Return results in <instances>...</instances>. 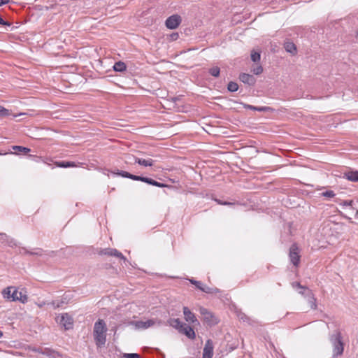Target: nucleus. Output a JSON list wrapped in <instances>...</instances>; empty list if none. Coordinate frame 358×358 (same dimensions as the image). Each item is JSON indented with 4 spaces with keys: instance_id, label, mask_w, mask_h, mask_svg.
<instances>
[{
    "instance_id": "nucleus-1",
    "label": "nucleus",
    "mask_w": 358,
    "mask_h": 358,
    "mask_svg": "<svg viewBox=\"0 0 358 358\" xmlns=\"http://www.w3.org/2000/svg\"><path fill=\"white\" fill-rule=\"evenodd\" d=\"M111 173L113 174L120 176L121 177H123V178H129L131 180H136V181H141V182H143L148 185L158 187H169V188L173 187L171 185H166L164 183L159 182L158 181H156V180L150 178L145 177L143 176L134 175V174L130 173H129L127 171H120V170L117 169L115 171H111Z\"/></svg>"
},
{
    "instance_id": "nucleus-2",
    "label": "nucleus",
    "mask_w": 358,
    "mask_h": 358,
    "mask_svg": "<svg viewBox=\"0 0 358 358\" xmlns=\"http://www.w3.org/2000/svg\"><path fill=\"white\" fill-rule=\"evenodd\" d=\"M107 327L105 322L99 319L94 325L93 336L96 345L99 348L103 347L106 341Z\"/></svg>"
},
{
    "instance_id": "nucleus-3",
    "label": "nucleus",
    "mask_w": 358,
    "mask_h": 358,
    "mask_svg": "<svg viewBox=\"0 0 358 358\" xmlns=\"http://www.w3.org/2000/svg\"><path fill=\"white\" fill-rule=\"evenodd\" d=\"M329 340L333 345V357L341 356L343 353L344 343L342 341L341 333L339 330H336L330 335Z\"/></svg>"
},
{
    "instance_id": "nucleus-4",
    "label": "nucleus",
    "mask_w": 358,
    "mask_h": 358,
    "mask_svg": "<svg viewBox=\"0 0 358 358\" xmlns=\"http://www.w3.org/2000/svg\"><path fill=\"white\" fill-rule=\"evenodd\" d=\"M199 313L202 315L203 322L210 327L217 324L220 322L219 319L206 308L200 307Z\"/></svg>"
},
{
    "instance_id": "nucleus-5",
    "label": "nucleus",
    "mask_w": 358,
    "mask_h": 358,
    "mask_svg": "<svg viewBox=\"0 0 358 358\" xmlns=\"http://www.w3.org/2000/svg\"><path fill=\"white\" fill-rule=\"evenodd\" d=\"M56 321L60 325L64 327L65 330L72 329L73 327V319L69 313H63L57 316Z\"/></svg>"
},
{
    "instance_id": "nucleus-6",
    "label": "nucleus",
    "mask_w": 358,
    "mask_h": 358,
    "mask_svg": "<svg viewBox=\"0 0 358 358\" xmlns=\"http://www.w3.org/2000/svg\"><path fill=\"white\" fill-rule=\"evenodd\" d=\"M289 257L292 264L294 266L298 267L300 263L301 256L299 255V248L296 243H293L291 245L289 252Z\"/></svg>"
},
{
    "instance_id": "nucleus-7",
    "label": "nucleus",
    "mask_w": 358,
    "mask_h": 358,
    "mask_svg": "<svg viewBox=\"0 0 358 358\" xmlns=\"http://www.w3.org/2000/svg\"><path fill=\"white\" fill-rule=\"evenodd\" d=\"M181 22V16L178 14H173L166 20L165 25L169 29H175L180 24Z\"/></svg>"
},
{
    "instance_id": "nucleus-8",
    "label": "nucleus",
    "mask_w": 358,
    "mask_h": 358,
    "mask_svg": "<svg viewBox=\"0 0 358 358\" xmlns=\"http://www.w3.org/2000/svg\"><path fill=\"white\" fill-rule=\"evenodd\" d=\"M99 255H107L118 257L123 259L124 262L127 261V258L117 249L115 248H105L101 249L97 252Z\"/></svg>"
},
{
    "instance_id": "nucleus-9",
    "label": "nucleus",
    "mask_w": 358,
    "mask_h": 358,
    "mask_svg": "<svg viewBox=\"0 0 358 358\" xmlns=\"http://www.w3.org/2000/svg\"><path fill=\"white\" fill-rule=\"evenodd\" d=\"M183 314L185 321L192 324L193 325L199 324V322L196 319L195 315L186 306L183 307Z\"/></svg>"
},
{
    "instance_id": "nucleus-10",
    "label": "nucleus",
    "mask_w": 358,
    "mask_h": 358,
    "mask_svg": "<svg viewBox=\"0 0 358 358\" xmlns=\"http://www.w3.org/2000/svg\"><path fill=\"white\" fill-rule=\"evenodd\" d=\"M179 333L185 335L188 338L194 340L196 338V334L192 327L186 323H183L182 327L179 330Z\"/></svg>"
},
{
    "instance_id": "nucleus-11",
    "label": "nucleus",
    "mask_w": 358,
    "mask_h": 358,
    "mask_svg": "<svg viewBox=\"0 0 358 358\" xmlns=\"http://www.w3.org/2000/svg\"><path fill=\"white\" fill-rule=\"evenodd\" d=\"M213 355V343L212 340L208 339L203 350V358H212Z\"/></svg>"
},
{
    "instance_id": "nucleus-12",
    "label": "nucleus",
    "mask_w": 358,
    "mask_h": 358,
    "mask_svg": "<svg viewBox=\"0 0 358 358\" xmlns=\"http://www.w3.org/2000/svg\"><path fill=\"white\" fill-rule=\"evenodd\" d=\"M238 78L244 84H247L249 86H253L256 83V78L249 73H241L239 74Z\"/></svg>"
},
{
    "instance_id": "nucleus-13",
    "label": "nucleus",
    "mask_w": 358,
    "mask_h": 358,
    "mask_svg": "<svg viewBox=\"0 0 358 358\" xmlns=\"http://www.w3.org/2000/svg\"><path fill=\"white\" fill-rule=\"evenodd\" d=\"M36 251L33 252V251L29 250L27 248H26L24 247H20V248H19L17 253L21 255H34V256H42L43 255V249L36 248Z\"/></svg>"
},
{
    "instance_id": "nucleus-14",
    "label": "nucleus",
    "mask_w": 358,
    "mask_h": 358,
    "mask_svg": "<svg viewBox=\"0 0 358 358\" xmlns=\"http://www.w3.org/2000/svg\"><path fill=\"white\" fill-rule=\"evenodd\" d=\"M28 297L26 294H22V292H18L17 289L13 290V301H20L22 303L27 302Z\"/></svg>"
},
{
    "instance_id": "nucleus-15",
    "label": "nucleus",
    "mask_w": 358,
    "mask_h": 358,
    "mask_svg": "<svg viewBox=\"0 0 358 358\" xmlns=\"http://www.w3.org/2000/svg\"><path fill=\"white\" fill-rule=\"evenodd\" d=\"M241 104L243 105V106L245 109H249V110L259 111V112H267V111L273 110V108H271V107H268V106L258 107V106H255L250 105L248 103H241Z\"/></svg>"
},
{
    "instance_id": "nucleus-16",
    "label": "nucleus",
    "mask_w": 358,
    "mask_h": 358,
    "mask_svg": "<svg viewBox=\"0 0 358 358\" xmlns=\"http://www.w3.org/2000/svg\"><path fill=\"white\" fill-rule=\"evenodd\" d=\"M343 178L350 181L358 182V171L350 170L343 173Z\"/></svg>"
},
{
    "instance_id": "nucleus-17",
    "label": "nucleus",
    "mask_w": 358,
    "mask_h": 358,
    "mask_svg": "<svg viewBox=\"0 0 358 358\" xmlns=\"http://www.w3.org/2000/svg\"><path fill=\"white\" fill-rule=\"evenodd\" d=\"M341 205L349 207L350 210H352V213H355L356 215H358V201H357L356 203H354L352 200H345L341 203Z\"/></svg>"
},
{
    "instance_id": "nucleus-18",
    "label": "nucleus",
    "mask_w": 358,
    "mask_h": 358,
    "mask_svg": "<svg viewBox=\"0 0 358 358\" xmlns=\"http://www.w3.org/2000/svg\"><path fill=\"white\" fill-rule=\"evenodd\" d=\"M308 303L311 309L315 310L317 307V299L315 297L311 289H308L306 293Z\"/></svg>"
},
{
    "instance_id": "nucleus-19",
    "label": "nucleus",
    "mask_w": 358,
    "mask_h": 358,
    "mask_svg": "<svg viewBox=\"0 0 358 358\" xmlns=\"http://www.w3.org/2000/svg\"><path fill=\"white\" fill-rule=\"evenodd\" d=\"M284 48L285 50L290 53L292 55H295L297 53V49L296 45L289 41H287L284 43Z\"/></svg>"
},
{
    "instance_id": "nucleus-20",
    "label": "nucleus",
    "mask_w": 358,
    "mask_h": 358,
    "mask_svg": "<svg viewBox=\"0 0 358 358\" xmlns=\"http://www.w3.org/2000/svg\"><path fill=\"white\" fill-rule=\"evenodd\" d=\"M135 163L143 166H152L154 165L155 161L152 159H145L135 157Z\"/></svg>"
},
{
    "instance_id": "nucleus-21",
    "label": "nucleus",
    "mask_w": 358,
    "mask_h": 358,
    "mask_svg": "<svg viewBox=\"0 0 358 358\" xmlns=\"http://www.w3.org/2000/svg\"><path fill=\"white\" fill-rule=\"evenodd\" d=\"M167 323L172 327L177 329L178 331L182 327V325L183 324L182 322L178 318H170Z\"/></svg>"
},
{
    "instance_id": "nucleus-22",
    "label": "nucleus",
    "mask_w": 358,
    "mask_h": 358,
    "mask_svg": "<svg viewBox=\"0 0 358 358\" xmlns=\"http://www.w3.org/2000/svg\"><path fill=\"white\" fill-rule=\"evenodd\" d=\"M155 321L153 320H148L147 321H137L136 322V326L138 328L147 329L154 325Z\"/></svg>"
},
{
    "instance_id": "nucleus-23",
    "label": "nucleus",
    "mask_w": 358,
    "mask_h": 358,
    "mask_svg": "<svg viewBox=\"0 0 358 358\" xmlns=\"http://www.w3.org/2000/svg\"><path fill=\"white\" fill-rule=\"evenodd\" d=\"M55 164L57 167H60V168H69V167L76 166L75 162H68V161L55 162Z\"/></svg>"
},
{
    "instance_id": "nucleus-24",
    "label": "nucleus",
    "mask_w": 358,
    "mask_h": 358,
    "mask_svg": "<svg viewBox=\"0 0 358 358\" xmlns=\"http://www.w3.org/2000/svg\"><path fill=\"white\" fill-rule=\"evenodd\" d=\"M16 289L14 287H8L2 291V294L5 299H10L13 301V290Z\"/></svg>"
},
{
    "instance_id": "nucleus-25",
    "label": "nucleus",
    "mask_w": 358,
    "mask_h": 358,
    "mask_svg": "<svg viewBox=\"0 0 358 358\" xmlns=\"http://www.w3.org/2000/svg\"><path fill=\"white\" fill-rule=\"evenodd\" d=\"M127 66L124 62L119 61L115 62L113 66V70L116 72H123L126 71Z\"/></svg>"
},
{
    "instance_id": "nucleus-26",
    "label": "nucleus",
    "mask_w": 358,
    "mask_h": 358,
    "mask_svg": "<svg viewBox=\"0 0 358 358\" xmlns=\"http://www.w3.org/2000/svg\"><path fill=\"white\" fill-rule=\"evenodd\" d=\"M201 291L207 294H216L220 292V289L216 287H210L203 284Z\"/></svg>"
},
{
    "instance_id": "nucleus-27",
    "label": "nucleus",
    "mask_w": 358,
    "mask_h": 358,
    "mask_svg": "<svg viewBox=\"0 0 358 358\" xmlns=\"http://www.w3.org/2000/svg\"><path fill=\"white\" fill-rule=\"evenodd\" d=\"M13 150L15 152H22L23 154H27L31 151V150L29 148L20 146V145H13Z\"/></svg>"
},
{
    "instance_id": "nucleus-28",
    "label": "nucleus",
    "mask_w": 358,
    "mask_h": 358,
    "mask_svg": "<svg viewBox=\"0 0 358 358\" xmlns=\"http://www.w3.org/2000/svg\"><path fill=\"white\" fill-rule=\"evenodd\" d=\"M238 317L240 320L248 322L249 324H252V322H254L247 315H245L244 313L240 312L238 313Z\"/></svg>"
},
{
    "instance_id": "nucleus-29",
    "label": "nucleus",
    "mask_w": 358,
    "mask_h": 358,
    "mask_svg": "<svg viewBox=\"0 0 358 358\" xmlns=\"http://www.w3.org/2000/svg\"><path fill=\"white\" fill-rule=\"evenodd\" d=\"M227 90L231 92H235L238 90V85L234 81H230L227 85Z\"/></svg>"
},
{
    "instance_id": "nucleus-30",
    "label": "nucleus",
    "mask_w": 358,
    "mask_h": 358,
    "mask_svg": "<svg viewBox=\"0 0 358 358\" xmlns=\"http://www.w3.org/2000/svg\"><path fill=\"white\" fill-rule=\"evenodd\" d=\"M208 73L213 77H218L220 73V69L218 66H213L210 68L208 70Z\"/></svg>"
},
{
    "instance_id": "nucleus-31",
    "label": "nucleus",
    "mask_w": 358,
    "mask_h": 358,
    "mask_svg": "<svg viewBox=\"0 0 358 358\" xmlns=\"http://www.w3.org/2000/svg\"><path fill=\"white\" fill-rule=\"evenodd\" d=\"M291 285L294 289H304L306 292L308 289H310L308 287L301 285L299 282H293L291 283Z\"/></svg>"
},
{
    "instance_id": "nucleus-32",
    "label": "nucleus",
    "mask_w": 358,
    "mask_h": 358,
    "mask_svg": "<svg viewBox=\"0 0 358 358\" xmlns=\"http://www.w3.org/2000/svg\"><path fill=\"white\" fill-rule=\"evenodd\" d=\"M260 58H261V55L259 52H255V51H252V53H251V60L253 62H259L260 60Z\"/></svg>"
},
{
    "instance_id": "nucleus-33",
    "label": "nucleus",
    "mask_w": 358,
    "mask_h": 358,
    "mask_svg": "<svg viewBox=\"0 0 358 358\" xmlns=\"http://www.w3.org/2000/svg\"><path fill=\"white\" fill-rule=\"evenodd\" d=\"M189 281L191 284L195 285L198 289H201L203 283H202L201 281L196 280L194 278L189 279Z\"/></svg>"
},
{
    "instance_id": "nucleus-34",
    "label": "nucleus",
    "mask_w": 358,
    "mask_h": 358,
    "mask_svg": "<svg viewBox=\"0 0 358 358\" xmlns=\"http://www.w3.org/2000/svg\"><path fill=\"white\" fill-rule=\"evenodd\" d=\"M6 245H7L8 246L11 247V248L17 246V243L16 241L10 236H8V238L6 243Z\"/></svg>"
},
{
    "instance_id": "nucleus-35",
    "label": "nucleus",
    "mask_w": 358,
    "mask_h": 358,
    "mask_svg": "<svg viewBox=\"0 0 358 358\" xmlns=\"http://www.w3.org/2000/svg\"><path fill=\"white\" fill-rule=\"evenodd\" d=\"M10 113L9 110L0 106V116L1 117H7V116L10 115Z\"/></svg>"
},
{
    "instance_id": "nucleus-36",
    "label": "nucleus",
    "mask_w": 358,
    "mask_h": 358,
    "mask_svg": "<svg viewBox=\"0 0 358 358\" xmlns=\"http://www.w3.org/2000/svg\"><path fill=\"white\" fill-rule=\"evenodd\" d=\"M321 195L323 196H325V197L332 198L336 194L334 192V191H332V190H327L325 192H322Z\"/></svg>"
},
{
    "instance_id": "nucleus-37",
    "label": "nucleus",
    "mask_w": 358,
    "mask_h": 358,
    "mask_svg": "<svg viewBox=\"0 0 358 358\" xmlns=\"http://www.w3.org/2000/svg\"><path fill=\"white\" fill-rule=\"evenodd\" d=\"M252 71L255 75H259L263 72V67L261 65H259L254 68Z\"/></svg>"
},
{
    "instance_id": "nucleus-38",
    "label": "nucleus",
    "mask_w": 358,
    "mask_h": 358,
    "mask_svg": "<svg viewBox=\"0 0 358 358\" xmlns=\"http://www.w3.org/2000/svg\"><path fill=\"white\" fill-rule=\"evenodd\" d=\"M124 358H141V356L137 353H124L123 355Z\"/></svg>"
},
{
    "instance_id": "nucleus-39",
    "label": "nucleus",
    "mask_w": 358,
    "mask_h": 358,
    "mask_svg": "<svg viewBox=\"0 0 358 358\" xmlns=\"http://www.w3.org/2000/svg\"><path fill=\"white\" fill-rule=\"evenodd\" d=\"M8 236L5 233H0V243L3 244H6V241H8Z\"/></svg>"
},
{
    "instance_id": "nucleus-40",
    "label": "nucleus",
    "mask_w": 358,
    "mask_h": 358,
    "mask_svg": "<svg viewBox=\"0 0 358 358\" xmlns=\"http://www.w3.org/2000/svg\"><path fill=\"white\" fill-rule=\"evenodd\" d=\"M178 38H179V34L177 32H173L169 36V41H176Z\"/></svg>"
},
{
    "instance_id": "nucleus-41",
    "label": "nucleus",
    "mask_w": 358,
    "mask_h": 358,
    "mask_svg": "<svg viewBox=\"0 0 358 358\" xmlns=\"http://www.w3.org/2000/svg\"><path fill=\"white\" fill-rule=\"evenodd\" d=\"M215 201L218 203V204H221V205H225V206H232L234 205V203H231V202H228V201H224V202H222L221 200L220 199H215Z\"/></svg>"
},
{
    "instance_id": "nucleus-42",
    "label": "nucleus",
    "mask_w": 358,
    "mask_h": 358,
    "mask_svg": "<svg viewBox=\"0 0 358 358\" xmlns=\"http://www.w3.org/2000/svg\"><path fill=\"white\" fill-rule=\"evenodd\" d=\"M62 302H61L62 303ZM50 304L53 306L54 308H59L60 306V303L57 301H52Z\"/></svg>"
},
{
    "instance_id": "nucleus-43",
    "label": "nucleus",
    "mask_w": 358,
    "mask_h": 358,
    "mask_svg": "<svg viewBox=\"0 0 358 358\" xmlns=\"http://www.w3.org/2000/svg\"><path fill=\"white\" fill-rule=\"evenodd\" d=\"M299 294H300L301 295L303 296L304 297H306L307 298V296H306V291H305L304 289H300L299 291Z\"/></svg>"
},
{
    "instance_id": "nucleus-44",
    "label": "nucleus",
    "mask_w": 358,
    "mask_h": 358,
    "mask_svg": "<svg viewBox=\"0 0 358 358\" xmlns=\"http://www.w3.org/2000/svg\"><path fill=\"white\" fill-rule=\"evenodd\" d=\"M9 2V0H0V6H3Z\"/></svg>"
},
{
    "instance_id": "nucleus-45",
    "label": "nucleus",
    "mask_w": 358,
    "mask_h": 358,
    "mask_svg": "<svg viewBox=\"0 0 358 358\" xmlns=\"http://www.w3.org/2000/svg\"><path fill=\"white\" fill-rule=\"evenodd\" d=\"M356 38H358V30L356 31V35H355Z\"/></svg>"
},
{
    "instance_id": "nucleus-46",
    "label": "nucleus",
    "mask_w": 358,
    "mask_h": 358,
    "mask_svg": "<svg viewBox=\"0 0 358 358\" xmlns=\"http://www.w3.org/2000/svg\"><path fill=\"white\" fill-rule=\"evenodd\" d=\"M3 336V332L1 331H0V338H1Z\"/></svg>"
},
{
    "instance_id": "nucleus-47",
    "label": "nucleus",
    "mask_w": 358,
    "mask_h": 358,
    "mask_svg": "<svg viewBox=\"0 0 358 358\" xmlns=\"http://www.w3.org/2000/svg\"><path fill=\"white\" fill-rule=\"evenodd\" d=\"M6 153H1L0 152V155H5Z\"/></svg>"
},
{
    "instance_id": "nucleus-48",
    "label": "nucleus",
    "mask_w": 358,
    "mask_h": 358,
    "mask_svg": "<svg viewBox=\"0 0 358 358\" xmlns=\"http://www.w3.org/2000/svg\"><path fill=\"white\" fill-rule=\"evenodd\" d=\"M202 358H203V357H202Z\"/></svg>"
}]
</instances>
